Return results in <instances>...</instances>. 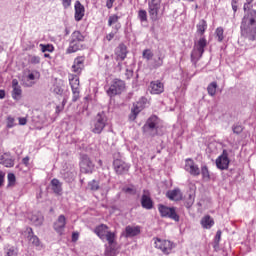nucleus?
<instances>
[{
    "instance_id": "1",
    "label": "nucleus",
    "mask_w": 256,
    "mask_h": 256,
    "mask_svg": "<svg viewBox=\"0 0 256 256\" xmlns=\"http://www.w3.org/2000/svg\"><path fill=\"white\" fill-rule=\"evenodd\" d=\"M240 31L242 37L249 41H255L256 39V10H250L243 16Z\"/></svg>"
},
{
    "instance_id": "2",
    "label": "nucleus",
    "mask_w": 256,
    "mask_h": 256,
    "mask_svg": "<svg viewBox=\"0 0 256 256\" xmlns=\"http://www.w3.org/2000/svg\"><path fill=\"white\" fill-rule=\"evenodd\" d=\"M85 36L81 34V31L76 30L70 36L69 47L66 50V53H77L85 49Z\"/></svg>"
},
{
    "instance_id": "3",
    "label": "nucleus",
    "mask_w": 256,
    "mask_h": 256,
    "mask_svg": "<svg viewBox=\"0 0 256 256\" xmlns=\"http://www.w3.org/2000/svg\"><path fill=\"white\" fill-rule=\"evenodd\" d=\"M109 119L104 111L99 112L91 122V132L94 135H101L107 127Z\"/></svg>"
},
{
    "instance_id": "4",
    "label": "nucleus",
    "mask_w": 256,
    "mask_h": 256,
    "mask_svg": "<svg viewBox=\"0 0 256 256\" xmlns=\"http://www.w3.org/2000/svg\"><path fill=\"white\" fill-rule=\"evenodd\" d=\"M159 117L156 115L150 116L142 127L144 135L147 137H155L159 131Z\"/></svg>"
},
{
    "instance_id": "5",
    "label": "nucleus",
    "mask_w": 256,
    "mask_h": 256,
    "mask_svg": "<svg viewBox=\"0 0 256 256\" xmlns=\"http://www.w3.org/2000/svg\"><path fill=\"white\" fill-rule=\"evenodd\" d=\"M205 47H207V39L205 36H202L198 42L195 43L191 52V61L193 65H197L199 59L203 57V53H205Z\"/></svg>"
},
{
    "instance_id": "6",
    "label": "nucleus",
    "mask_w": 256,
    "mask_h": 256,
    "mask_svg": "<svg viewBox=\"0 0 256 256\" xmlns=\"http://www.w3.org/2000/svg\"><path fill=\"white\" fill-rule=\"evenodd\" d=\"M158 211L160 213V217H163L165 219H172V221H176V223H179L180 217L179 214H177V208L159 204Z\"/></svg>"
},
{
    "instance_id": "7",
    "label": "nucleus",
    "mask_w": 256,
    "mask_h": 256,
    "mask_svg": "<svg viewBox=\"0 0 256 256\" xmlns=\"http://www.w3.org/2000/svg\"><path fill=\"white\" fill-rule=\"evenodd\" d=\"M125 81L115 78L112 80L111 85L109 89L106 91L108 97L113 98L116 97V95H121L123 91H125Z\"/></svg>"
},
{
    "instance_id": "8",
    "label": "nucleus",
    "mask_w": 256,
    "mask_h": 256,
    "mask_svg": "<svg viewBox=\"0 0 256 256\" xmlns=\"http://www.w3.org/2000/svg\"><path fill=\"white\" fill-rule=\"evenodd\" d=\"M70 87L72 89V102L77 103L80 99L81 90L79 89V75L78 74H69L68 76Z\"/></svg>"
},
{
    "instance_id": "9",
    "label": "nucleus",
    "mask_w": 256,
    "mask_h": 256,
    "mask_svg": "<svg viewBox=\"0 0 256 256\" xmlns=\"http://www.w3.org/2000/svg\"><path fill=\"white\" fill-rule=\"evenodd\" d=\"M154 247L156 249H160L161 252H163L165 255H169L173 248L175 247V244L169 240H163L161 238H154Z\"/></svg>"
},
{
    "instance_id": "10",
    "label": "nucleus",
    "mask_w": 256,
    "mask_h": 256,
    "mask_svg": "<svg viewBox=\"0 0 256 256\" xmlns=\"http://www.w3.org/2000/svg\"><path fill=\"white\" fill-rule=\"evenodd\" d=\"M148 12L152 21L159 19V9H161V0H150L148 2Z\"/></svg>"
},
{
    "instance_id": "11",
    "label": "nucleus",
    "mask_w": 256,
    "mask_h": 256,
    "mask_svg": "<svg viewBox=\"0 0 256 256\" xmlns=\"http://www.w3.org/2000/svg\"><path fill=\"white\" fill-rule=\"evenodd\" d=\"M113 168L116 175H127L131 166L121 159H114Z\"/></svg>"
},
{
    "instance_id": "12",
    "label": "nucleus",
    "mask_w": 256,
    "mask_h": 256,
    "mask_svg": "<svg viewBox=\"0 0 256 256\" xmlns=\"http://www.w3.org/2000/svg\"><path fill=\"white\" fill-rule=\"evenodd\" d=\"M93 169H95V164L91 161V158L87 155H83L80 161L81 173H93Z\"/></svg>"
},
{
    "instance_id": "13",
    "label": "nucleus",
    "mask_w": 256,
    "mask_h": 256,
    "mask_svg": "<svg viewBox=\"0 0 256 256\" xmlns=\"http://www.w3.org/2000/svg\"><path fill=\"white\" fill-rule=\"evenodd\" d=\"M145 105H147V98H140L137 104L131 109V114L129 115L130 121H135V119H137V116L139 113H141V111H143Z\"/></svg>"
},
{
    "instance_id": "14",
    "label": "nucleus",
    "mask_w": 256,
    "mask_h": 256,
    "mask_svg": "<svg viewBox=\"0 0 256 256\" xmlns=\"http://www.w3.org/2000/svg\"><path fill=\"white\" fill-rule=\"evenodd\" d=\"M67 225V218L65 215L61 214L58 216L57 220L53 224V229L58 233V235H63L65 233V227Z\"/></svg>"
},
{
    "instance_id": "15",
    "label": "nucleus",
    "mask_w": 256,
    "mask_h": 256,
    "mask_svg": "<svg viewBox=\"0 0 256 256\" xmlns=\"http://www.w3.org/2000/svg\"><path fill=\"white\" fill-rule=\"evenodd\" d=\"M216 166L221 171H225V169H229V154L227 150H223L222 155H220L216 159Z\"/></svg>"
},
{
    "instance_id": "16",
    "label": "nucleus",
    "mask_w": 256,
    "mask_h": 256,
    "mask_svg": "<svg viewBox=\"0 0 256 256\" xmlns=\"http://www.w3.org/2000/svg\"><path fill=\"white\" fill-rule=\"evenodd\" d=\"M185 171H188V173H190V175H193V177L201 175V170L199 169V166H197L191 158L186 159Z\"/></svg>"
},
{
    "instance_id": "17",
    "label": "nucleus",
    "mask_w": 256,
    "mask_h": 256,
    "mask_svg": "<svg viewBox=\"0 0 256 256\" xmlns=\"http://www.w3.org/2000/svg\"><path fill=\"white\" fill-rule=\"evenodd\" d=\"M0 165L11 168L15 167V157L10 152H5L0 155Z\"/></svg>"
},
{
    "instance_id": "18",
    "label": "nucleus",
    "mask_w": 256,
    "mask_h": 256,
    "mask_svg": "<svg viewBox=\"0 0 256 256\" xmlns=\"http://www.w3.org/2000/svg\"><path fill=\"white\" fill-rule=\"evenodd\" d=\"M85 69V57L79 56L74 59V63L72 65V71L73 73H76V75H81V72Z\"/></svg>"
},
{
    "instance_id": "19",
    "label": "nucleus",
    "mask_w": 256,
    "mask_h": 256,
    "mask_svg": "<svg viewBox=\"0 0 256 256\" xmlns=\"http://www.w3.org/2000/svg\"><path fill=\"white\" fill-rule=\"evenodd\" d=\"M127 45L120 43L115 49L116 61H125L127 59Z\"/></svg>"
},
{
    "instance_id": "20",
    "label": "nucleus",
    "mask_w": 256,
    "mask_h": 256,
    "mask_svg": "<svg viewBox=\"0 0 256 256\" xmlns=\"http://www.w3.org/2000/svg\"><path fill=\"white\" fill-rule=\"evenodd\" d=\"M165 91L163 82L156 80L150 83V92L152 95H161Z\"/></svg>"
},
{
    "instance_id": "21",
    "label": "nucleus",
    "mask_w": 256,
    "mask_h": 256,
    "mask_svg": "<svg viewBox=\"0 0 256 256\" xmlns=\"http://www.w3.org/2000/svg\"><path fill=\"white\" fill-rule=\"evenodd\" d=\"M74 9H75V14H74L75 21H81L83 17H85V6H83V4H81V2L77 0L75 2Z\"/></svg>"
},
{
    "instance_id": "22",
    "label": "nucleus",
    "mask_w": 256,
    "mask_h": 256,
    "mask_svg": "<svg viewBox=\"0 0 256 256\" xmlns=\"http://www.w3.org/2000/svg\"><path fill=\"white\" fill-rule=\"evenodd\" d=\"M166 197L170 201H181L183 199V194L179 188H175L174 190H169L166 192Z\"/></svg>"
},
{
    "instance_id": "23",
    "label": "nucleus",
    "mask_w": 256,
    "mask_h": 256,
    "mask_svg": "<svg viewBox=\"0 0 256 256\" xmlns=\"http://www.w3.org/2000/svg\"><path fill=\"white\" fill-rule=\"evenodd\" d=\"M141 233V227L139 226H126L124 237L129 239L131 237H137Z\"/></svg>"
},
{
    "instance_id": "24",
    "label": "nucleus",
    "mask_w": 256,
    "mask_h": 256,
    "mask_svg": "<svg viewBox=\"0 0 256 256\" xmlns=\"http://www.w3.org/2000/svg\"><path fill=\"white\" fill-rule=\"evenodd\" d=\"M12 89H13L12 98L17 101V99L21 97V93H23V91L21 90V86H19V80L17 79L12 80Z\"/></svg>"
},
{
    "instance_id": "25",
    "label": "nucleus",
    "mask_w": 256,
    "mask_h": 256,
    "mask_svg": "<svg viewBox=\"0 0 256 256\" xmlns=\"http://www.w3.org/2000/svg\"><path fill=\"white\" fill-rule=\"evenodd\" d=\"M141 206L143 209L151 211L153 209V199H151V196L143 194L141 197Z\"/></svg>"
},
{
    "instance_id": "26",
    "label": "nucleus",
    "mask_w": 256,
    "mask_h": 256,
    "mask_svg": "<svg viewBox=\"0 0 256 256\" xmlns=\"http://www.w3.org/2000/svg\"><path fill=\"white\" fill-rule=\"evenodd\" d=\"M51 189L55 195H62L63 193V186L59 179L53 178L51 180Z\"/></svg>"
},
{
    "instance_id": "27",
    "label": "nucleus",
    "mask_w": 256,
    "mask_h": 256,
    "mask_svg": "<svg viewBox=\"0 0 256 256\" xmlns=\"http://www.w3.org/2000/svg\"><path fill=\"white\" fill-rule=\"evenodd\" d=\"M107 229H109V227H107V225L105 224H101L99 226H97L94 230V233L97 234V236L102 239V241H104L107 233H109V231H107Z\"/></svg>"
},
{
    "instance_id": "28",
    "label": "nucleus",
    "mask_w": 256,
    "mask_h": 256,
    "mask_svg": "<svg viewBox=\"0 0 256 256\" xmlns=\"http://www.w3.org/2000/svg\"><path fill=\"white\" fill-rule=\"evenodd\" d=\"M165 59V54H163L161 51L158 52L156 58H152V67L154 69H159V67H163V61Z\"/></svg>"
},
{
    "instance_id": "29",
    "label": "nucleus",
    "mask_w": 256,
    "mask_h": 256,
    "mask_svg": "<svg viewBox=\"0 0 256 256\" xmlns=\"http://www.w3.org/2000/svg\"><path fill=\"white\" fill-rule=\"evenodd\" d=\"M200 225L203 227V229H211L213 225H215V220L209 215L204 216L201 221Z\"/></svg>"
},
{
    "instance_id": "30",
    "label": "nucleus",
    "mask_w": 256,
    "mask_h": 256,
    "mask_svg": "<svg viewBox=\"0 0 256 256\" xmlns=\"http://www.w3.org/2000/svg\"><path fill=\"white\" fill-rule=\"evenodd\" d=\"M196 29L197 35L203 37L205 35V32L207 31V21H205V19H201L196 25Z\"/></svg>"
},
{
    "instance_id": "31",
    "label": "nucleus",
    "mask_w": 256,
    "mask_h": 256,
    "mask_svg": "<svg viewBox=\"0 0 256 256\" xmlns=\"http://www.w3.org/2000/svg\"><path fill=\"white\" fill-rule=\"evenodd\" d=\"M75 177H77V172L75 170L65 171L62 174V178L66 183H73V181H75Z\"/></svg>"
},
{
    "instance_id": "32",
    "label": "nucleus",
    "mask_w": 256,
    "mask_h": 256,
    "mask_svg": "<svg viewBox=\"0 0 256 256\" xmlns=\"http://www.w3.org/2000/svg\"><path fill=\"white\" fill-rule=\"evenodd\" d=\"M30 221L36 227H41V225H43V221H44L43 214L42 213H37V214L32 215Z\"/></svg>"
},
{
    "instance_id": "33",
    "label": "nucleus",
    "mask_w": 256,
    "mask_h": 256,
    "mask_svg": "<svg viewBox=\"0 0 256 256\" xmlns=\"http://www.w3.org/2000/svg\"><path fill=\"white\" fill-rule=\"evenodd\" d=\"M106 256H117V244H109L105 249Z\"/></svg>"
},
{
    "instance_id": "34",
    "label": "nucleus",
    "mask_w": 256,
    "mask_h": 256,
    "mask_svg": "<svg viewBox=\"0 0 256 256\" xmlns=\"http://www.w3.org/2000/svg\"><path fill=\"white\" fill-rule=\"evenodd\" d=\"M208 95L215 97L217 93V82H211L207 87Z\"/></svg>"
},
{
    "instance_id": "35",
    "label": "nucleus",
    "mask_w": 256,
    "mask_h": 256,
    "mask_svg": "<svg viewBox=\"0 0 256 256\" xmlns=\"http://www.w3.org/2000/svg\"><path fill=\"white\" fill-rule=\"evenodd\" d=\"M115 237L116 235L114 232L108 231L106 233L105 239L108 242V245H117V242L115 241Z\"/></svg>"
},
{
    "instance_id": "36",
    "label": "nucleus",
    "mask_w": 256,
    "mask_h": 256,
    "mask_svg": "<svg viewBox=\"0 0 256 256\" xmlns=\"http://www.w3.org/2000/svg\"><path fill=\"white\" fill-rule=\"evenodd\" d=\"M154 57L153 51H151V49H145L142 52V58L145 59V61L147 63H149V61H152Z\"/></svg>"
},
{
    "instance_id": "37",
    "label": "nucleus",
    "mask_w": 256,
    "mask_h": 256,
    "mask_svg": "<svg viewBox=\"0 0 256 256\" xmlns=\"http://www.w3.org/2000/svg\"><path fill=\"white\" fill-rule=\"evenodd\" d=\"M39 47L42 53H53L55 51V47L52 44H40Z\"/></svg>"
},
{
    "instance_id": "38",
    "label": "nucleus",
    "mask_w": 256,
    "mask_h": 256,
    "mask_svg": "<svg viewBox=\"0 0 256 256\" xmlns=\"http://www.w3.org/2000/svg\"><path fill=\"white\" fill-rule=\"evenodd\" d=\"M88 189L89 191H92V192L99 191L100 189L99 181L91 180L90 182H88Z\"/></svg>"
},
{
    "instance_id": "39",
    "label": "nucleus",
    "mask_w": 256,
    "mask_h": 256,
    "mask_svg": "<svg viewBox=\"0 0 256 256\" xmlns=\"http://www.w3.org/2000/svg\"><path fill=\"white\" fill-rule=\"evenodd\" d=\"M223 33H225V30L223 29V27H218L215 30V35L219 43L223 42V39H225V36L223 35Z\"/></svg>"
},
{
    "instance_id": "40",
    "label": "nucleus",
    "mask_w": 256,
    "mask_h": 256,
    "mask_svg": "<svg viewBox=\"0 0 256 256\" xmlns=\"http://www.w3.org/2000/svg\"><path fill=\"white\" fill-rule=\"evenodd\" d=\"M222 233L223 232H221V230H218L216 232L215 237H214V245H213V247H214L215 251H217V249H219V243L221 242V235H222Z\"/></svg>"
},
{
    "instance_id": "41",
    "label": "nucleus",
    "mask_w": 256,
    "mask_h": 256,
    "mask_svg": "<svg viewBox=\"0 0 256 256\" xmlns=\"http://www.w3.org/2000/svg\"><path fill=\"white\" fill-rule=\"evenodd\" d=\"M201 175L203 179H206V181H209V179H211V175L209 174V168L207 167V165L201 167Z\"/></svg>"
},
{
    "instance_id": "42",
    "label": "nucleus",
    "mask_w": 256,
    "mask_h": 256,
    "mask_svg": "<svg viewBox=\"0 0 256 256\" xmlns=\"http://www.w3.org/2000/svg\"><path fill=\"white\" fill-rule=\"evenodd\" d=\"M119 19L120 17L117 15H111L108 18V27H113V25H117V23H119Z\"/></svg>"
},
{
    "instance_id": "43",
    "label": "nucleus",
    "mask_w": 256,
    "mask_h": 256,
    "mask_svg": "<svg viewBox=\"0 0 256 256\" xmlns=\"http://www.w3.org/2000/svg\"><path fill=\"white\" fill-rule=\"evenodd\" d=\"M28 61L31 65H39V63H41V57L37 55H30Z\"/></svg>"
},
{
    "instance_id": "44",
    "label": "nucleus",
    "mask_w": 256,
    "mask_h": 256,
    "mask_svg": "<svg viewBox=\"0 0 256 256\" xmlns=\"http://www.w3.org/2000/svg\"><path fill=\"white\" fill-rule=\"evenodd\" d=\"M19 255V250L15 246H11L6 251V256H17Z\"/></svg>"
},
{
    "instance_id": "45",
    "label": "nucleus",
    "mask_w": 256,
    "mask_h": 256,
    "mask_svg": "<svg viewBox=\"0 0 256 256\" xmlns=\"http://www.w3.org/2000/svg\"><path fill=\"white\" fill-rule=\"evenodd\" d=\"M138 18L141 21V23H145V21H147V11L146 10H139Z\"/></svg>"
},
{
    "instance_id": "46",
    "label": "nucleus",
    "mask_w": 256,
    "mask_h": 256,
    "mask_svg": "<svg viewBox=\"0 0 256 256\" xmlns=\"http://www.w3.org/2000/svg\"><path fill=\"white\" fill-rule=\"evenodd\" d=\"M29 239V243H32V245H35V247H39L41 245V241L39 240V237L37 235L31 236Z\"/></svg>"
},
{
    "instance_id": "47",
    "label": "nucleus",
    "mask_w": 256,
    "mask_h": 256,
    "mask_svg": "<svg viewBox=\"0 0 256 256\" xmlns=\"http://www.w3.org/2000/svg\"><path fill=\"white\" fill-rule=\"evenodd\" d=\"M15 181H17L15 174L8 173V186L11 187V186L15 185Z\"/></svg>"
},
{
    "instance_id": "48",
    "label": "nucleus",
    "mask_w": 256,
    "mask_h": 256,
    "mask_svg": "<svg viewBox=\"0 0 256 256\" xmlns=\"http://www.w3.org/2000/svg\"><path fill=\"white\" fill-rule=\"evenodd\" d=\"M232 131L236 135H241V133H243V126H241V125H233L232 126Z\"/></svg>"
},
{
    "instance_id": "49",
    "label": "nucleus",
    "mask_w": 256,
    "mask_h": 256,
    "mask_svg": "<svg viewBox=\"0 0 256 256\" xmlns=\"http://www.w3.org/2000/svg\"><path fill=\"white\" fill-rule=\"evenodd\" d=\"M15 125V118H13L12 116H8L7 117V129H13V126Z\"/></svg>"
},
{
    "instance_id": "50",
    "label": "nucleus",
    "mask_w": 256,
    "mask_h": 256,
    "mask_svg": "<svg viewBox=\"0 0 256 256\" xmlns=\"http://www.w3.org/2000/svg\"><path fill=\"white\" fill-rule=\"evenodd\" d=\"M39 76V72L36 71L35 73L28 74L27 79L28 81H35V79H39Z\"/></svg>"
},
{
    "instance_id": "51",
    "label": "nucleus",
    "mask_w": 256,
    "mask_h": 256,
    "mask_svg": "<svg viewBox=\"0 0 256 256\" xmlns=\"http://www.w3.org/2000/svg\"><path fill=\"white\" fill-rule=\"evenodd\" d=\"M53 93H55L56 95H63L62 87L58 84L54 85Z\"/></svg>"
},
{
    "instance_id": "52",
    "label": "nucleus",
    "mask_w": 256,
    "mask_h": 256,
    "mask_svg": "<svg viewBox=\"0 0 256 256\" xmlns=\"http://www.w3.org/2000/svg\"><path fill=\"white\" fill-rule=\"evenodd\" d=\"M124 193H128L129 195H135L137 190L135 188L127 187L123 188Z\"/></svg>"
},
{
    "instance_id": "53",
    "label": "nucleus",
    "mask_w": 256,
    "mask_h": 256,
    "mask_svg": "<svg viewBox=\"0 0 256 256\" xmlns=\"http://www.w3.org/2000/svg\"><path fill=\"white\" fill-rule=\"evenodd\" d=\"M115 35H117V32H110L109 34L106 35L105 40L106 41H113V39L115 38Z\"/></svg>"
},
{
    "instance_id": "54",
    "label": "nucleus",
    "mask_w": 256,
    "mask_h": 256,
    "mask_svg": "<svg viewBox=\"0 0 256 256\" xmlns=\"http://www.w3.org/2000/svg\"><path fill=\"white\" fill-rule=\"evenodd\" d=\"M255 0H246V3L244 4V11H247V9H251V3H253Z\"/></svg>"
},
{
    "instance_id": "55",
    "label": "nucleus",
    "mask_w": 256,
    "mask_h": 256,
    "mask_svg": "<svg viewBox=\"0 0 256 256\" xmlns=\"http://www.w3.org/2000/svg\"><path fill=\"white\" fill-rule=\"evenodd\" d=\"M125 77H126V79H131V77H133V70L126 69Z\"/></svg>"
},
{
    "instance_id": "56",
    "label": "nucleus",
    "mask_w": 256,
    "mask_h": 256,
    "mask_svg": "<svg viewBox=\"0 0 256 256\" xmlns=\"http://www.w3.org/2000/svg\"><path fill=\"white\" fill-rule=\"evenodd\" d=\"M72 241H73V243L79 241V232L72 233Z\"/></svg>"
},
{
    "instance_id": "57",
    "label": "nucleus",
    "mask_w": 256,
    "mask_h": 256,
    "mask_svg": "<svg viewBox=\"0 0 256 256\" xmlns=\"http://www.w3.org/2000/svg\"><path fill=\"white\" fill-rule=\"evenodd\" d=\"M115 3V0H107L106 1V7L107 9H113V4Z\"/></svg>"
},
{
    "instance_id": "58",
    "label": "nucleus",
    "mask_w": 256,
    "mask_h": 256,
    "mask_svg": "<svg viewBox=\"0 0 256 256\" xmlns=\"http://www.w3.org/2000/svg\"><path fill=\"white\" fill-rule=\"evenodd\" d=\"M4 181H5V173L3 171H0V187L3 186Z\"/></svg>"
},
{
    "instance_id": "59",
    "label": "nucleus",
    "mask_w": 256,
    "mask_h": 256,
    "mask_svg": "<svg viewBox=\"0 0 256 256\" xmlns=\"http://www.w3.org/2000/svg\"><path fill=\"white\" fill-rule=\"evenodd\" d=\"M113 29H114V33H119V29H121V23H116L114 26H113Z\"/></svg>"
},
{
    "instance_id": "60",
    "label": "nucleus",
    "mask_w": 256,
    "mask_h": 256,
    "mask_svg": "<svg viewBox=\"0 0 256 256\" xmlns=\"http://www.w3.org/2000/svg\"><path fill=\"white\" fill-rule=\"evenodd\" d=\"M63 7L67 9V7H71V0H62Z\"/></svg>"
},
{
    "instance_id": "61",
    "label": "nucleus",
    "mask_w": 256,
    "mask_h": 256,
    "mask_svg": "<svg viewBox=\"0 0 256 256\" xmlns=\"http://www.w3.org/2000/svg\"><path fill=\"white\" fill-rule=\"evenodd\" d=\"M27 233H28V236H27L28 239L35 236V234L33 233V228L31 227L27 228Z\"/></svg>"
},
{
    "instance_id": "62",
    "label": "nucleus",
    "mask_w": 256,
    "mask_h": 256,
    "mask_svg": "<svg viewBox=\"0 0 256 256\" xmlns=\"http://www.w3.org/2000/svg\"><path fill=\"white\" fill-rule=\"evenodd\" d=\"M23 165L26 167L29 166V156H26L25 158L22 159Z\"/></svg>"
},
{
    "instance_id": "63",
    "label": "nucleus",
    "mask_w": 256,
    "mask_h": 256,
    "mask_svg": "<svg viewBox=\"0 0 256 256\" xmlns=\"http://www.w3.org/2000/svg\"><path fill=\"white\" fill-rule=\"evenodd\" d=\"M19 125H27V118H19Z\"/></svg>"
},
{
    "instance_id": "64",
    "label": "nucleus",
    "mask_w": 256,
    "mask_h": 256,
    "mask_svg": "<svg viewBox=\"0 0 256 256\" xmlns=\"http://www.w3.org/2000/svg\"><path fill=\"white\" fill-rule=\"evenodd\" d=\"M65 108L63 106H56V113L57 115H59V113H61V111H63Z\"/></svg>"
}]
</instances>
